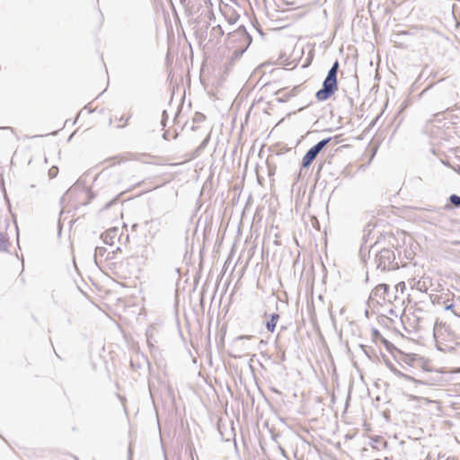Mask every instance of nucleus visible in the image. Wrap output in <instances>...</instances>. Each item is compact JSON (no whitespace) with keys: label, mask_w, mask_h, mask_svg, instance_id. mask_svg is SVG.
I'll use <instances>...</instances> for the list:
<instances>
[{"label":"nucleus","mask_w":460,"mask_h":460,"mask_svg":"<svg viewBox=\"0 0 460 460\" xmlns=\"http://www.w3.org/2000/svg\"><path fill=\"white\" fill-rule=\"evenodd\" d=\"M419 359L422 361L420 366L422 368V376L420 379L414 377V380H409L410 382L429 386H442L448 382V378L446 376L447 372L444 371L443 368H431L428 366V361L424 360L423 358H420Z\"/></svg>","instance_id":"obj_1"},{"label":"nucleus","mask_w":460,"mask_h":460,"mask_svg":"<svg viewBox=\"0 0 460 460\" xmlns=\"http://www.w3.org/2000/svg\"><path fill=\"white\" fill-rule=\"evenodd\" d=\"M227 38L232 42L238 41L241 43V46L234 49L233 52V60L240 58L243 56V54L247 50V49L249 48L252 41V37L247 31L244 25H240L235 31L229 32L227 34Z\"/></svg>","instance_id":"obj_2"},{"label":"nucleus","mask_w":460,"mask_h":460,"mask_svg":"<svg viewBox=\"0 0 460 460\" xmlns=\"http://www.w3.org/2000/svg\"><path fill=\"white\" fill-rule=\"evenodd\" d=\"M375 262L376 268L381 270H391L399 268L398 262L395 261L394 252L389 248H383L376 252Z\"/></svg>","instance_id":"obj_3"},{"label":"nucleus","mask_w":460,"mask_h":460,"mask_svg":"<svg viewBox=\"0 0 460 460\" xmlns=\"http://www.w3.org/2000/svg\"><path fill=\"white\" fill-rule=\"evenodd\" d=\"M338 89V78L333 75H326L323 81L322 87L315 93V98L318 102H325L329 100Z\"/></svg>","instance_id":"obj_4"},{"label":"nucleus","mask_w":460,"mask_h":460,"mask_svg":"<svg viewBox=\"0 0 460 460\" xmlns=\"http://www.w3.org/2000/svg\"><path fill=\"white\" fill-rule=\"evenodd\" d=\"M332 140L331 137H325L319 142H317L315 145H314L312 147H310L305 155L302 158V162L300 164V172L304 169H307L310 167V165L313 164V162L316 159L320 152L328 145V143Z\"/></svg>","instance_id":"obj_5"},{"label":"nucleus","mask_w":460,"mask_h":460,"mask_svg":"<svg viewBox=\"0 0 460 460\" xmlns=\"http://www.w3.org/2000/svg\"><path fill=\"white\" fill-rule=\"evenodd\" d=\"M390 290V287L388 284L382 283L377 285L370 293L368 300L367 302V305L371 307L375 303L382 305L386 302V296L388 295Z\"/></svg>","instance_id":"obj_6"},{"label":"nucleus","mask_w":460,"mask_h":460,"mask_svg":"<svg viewBox=\"0 0 460 460\" xmlns=\"http://www.w3.org/2000/svg\"><path fill=\"white\" fill-rule=\"evenodd\" d=\"M181 3L189 15L199 13L203 7L208 9L213 7L211 0H181Z\"/></svg>","instance_id":"obj_7"},{"label":"nucleus","mask_w":460,"mask_h":460,"mask_svg":"<svg viewBox=\"0 0 460 460\" xmlns=\"http://www.w3.org/2000/svg\"><path fill=\"white\" fill-rule=\"evenodd\" d=\"M121 234H119V229L118 227H111L103 232L101 234V239L102 242L110 246L114 244V240L118 239L120 241Z\"/></svg>","instance_id":"obj_8"},{"label":"nucleus","mask_w":460,"mask_h":460,"mask_svg":"<svg viewBox=\"0 0 460 460\" xmlns=\"http://www.w3.org/2000/svg\"><path fill=\"white\" fill-rule=\"evenodd\" d=\"M460 208V196L457 194H451L447 199V203L443 208H437L433 207L432 209H429L430 211H435L440 214V210H452L454 208Z\"/></svg>","instance_id":"obj_9"},{"label":"nucleus","mask_w":460,"mask_h":460,"mask_svg":"<svg viewBox=\"0 0 460 460\" xmlns=\"http://www.w3.org/2000/svg\"><path fill=\"white\" fill-rule=\"evenodd\" d=\"M379 353H380V356H381L384 363L385 364V366L389 368V370L392 373H394L398 377H401V378H402L404 380H407V381L408 380H414L413 376H411L410 375H407V374L400 371L399 369H397L385 354H384L382 351H379Z\"/></svg>","instance_id":"obj_10"},{"label":"nucleus","mask_w":460,"mask_h":460,"mask_svg":"<svg viewBox=\"0 0 460 460\" xmlns=\"http://www.w3.org/2000/svg\"><path fill=\"white\" fill-rule=\"evenodd\" d=\"M119 251H120V248L117 247L115 251H113L111 252H107V249L105 247L97 246V247H95L94 255H93L94 261L97 263V261H96L97 257L98 256L103 257L105 255H106V257H105L106 261L113 260V259H115V256H114L115 252H117Z\"/></svg>","instance_id":"obj_11"},{"label":"nucleus","mask_w":460,"mask_h":460,"mask_svg":"<svg viewBox=\"0 0 460 460\" xmlns=\"http://www.w3.org/2000/svg\"><path fill=\"white\" fill-rule=\"evenodd\" d=\"M297 91H298V86H294L292 88V90H290L288 93H286L285 89H279L276 92V94H278V95L281 94V95L278 96L276 98V101L280 103L286 102L290 99V97L295 96L296 94Z\"/></svg>","instance_id":"obj_12"},{"label":"nucleus","mask_w":460,"mask_h":460,"mask_svg":"<svg viewBox=\"0 0 460 460\" xmlns=\"http://www.w3.org/2000/svg\"><path fill=\"white\" fill-rule=\"evenodd\" d=\"M279 319V314L277 313H272L269 315V319L265 322V328L269 332L273 333L275 332Z\"/></svg>","instance_id":"obj_13"},{"label":"nucleus","mask_w":460,"mask_h":460,"mask_svg":"<svg viewBox=\"0 0 460 460\" xmlns=\"http://www.w3.org/2000/svg\"><path fill=\"white\" fill-rule=\"evenodd\" d=\"M210 141V134H208L207 137L201 141L199 146L193 151L192 157L196 158L200 155V154L204 151Z\"/></svg>","instance_id":"obj_14"},{"label":"nucleus","mask_w":460,"mask_h":460,"mask_svg":"<svg viewBox=\"0 0 460 460\" xmlns=\"http://www.w3.org/2000/svg\"><path fill=\"white\" fill-rule=\"evenodd\" d=\"M359 347L360 349H362V351L364 352V354L369 358V359H374L376 358H377V354H376V351L375 349L371 348V347H368V346H366V345H362V344H359Z\"/></svg>","instance_id":"obj_15"},{"label":"nucleus","mask_w":460,"mask_h":460,"mask_svg":"<svg viewBox=\"0 0 460 460\" xmlns=\"http://www.w3.org/2000/svg\"><path fill=\"white\" fill-rule=\"evenodd\" d=\"M380 343H382L384 345V347L385 348V349L392 354L394 353V351L400 352V349H397L394 343H392L390 341H388L385 338H382Z\"/></svg>","instance_id":"obj_16"},{"label":"nucleus","mask_w":460,"mask_h":460,"mask_svg":"<svg viewBox=\"0 0 460 460\" xmlns=\"http://www.w3.org/2000/svg\"><path fill=\"white\" fill-rule=\"evenodd\" d=\"M0 187H1V190H2L3 195H4V201H5L6 205H7V207H8V208L10 209L11 208V202H10L9 197H8L6 190H5L4 180L3 177H1V179H0Z\"/></svg>","instance_id":"obj_17"},{"label":"nucleus","mask_w":460,"mask_h":460,"mask_svg":"<svg viewBox=\"0 0 460 460\" xmlns=\"http://www.w3.org/2000/svg\"><path fill=\"white\" fill-rule=\"evenodd\" d=\"M339 68H340V63L338 60H335L331 68L328 70L327 72V75H333V76H336L338 75V72H339Z\"/></svg>","instance_id":"obj_18"},{"label":"nucleus","mask_w":460,"mask_h":460,"mask_svg":"<svg viewBox=\"0 0 460 460\" xmlns=\"http://www.w3.org/2000/svg\"><path fill=\"white\" fill-rule=\"evenodd\" d=\"M371 338H372V341L376 343L377 341L380 342L382 338H384V337H383V335L381 334V332H379L378 329L372 328V330H371Z\"/></svg>","instance_id":"obj_19"},{"label":"nucleus","mask_w":460,"mask_h":460,"mask_svg":"<svg viewBox=\"0 0 460 460\" xmlns=\"http://www.w3.org/2000/svg\"><path fill=\"white\" fill-rule=\"evenodd\" d=\"M449 300H447L446 304H445V307L444 309L446 311H452L454 315L456 316V317H459L460 318V312L455 310V307H456V305L453 304V303H447Z\"/></svg>","instance_id":"obj_20"},{"label":"nucleus","mask_w":460,"mask_h":460,"mask_svg":"<svg viewBox=\"0 0 460 460\" xmlns=\"http://www.w3.org/2000/svg\"><path fill=\"white\" fill-rule=\"evenodd\" d=\"M430 298L432 304L434 305H445L447 302L441 295H434L431 296Z\"/></svg>","instance_id":"obj_21"},{"label":"nucleus","mask_w":460,"mask_h":460,"mask_svg":"<svg viewBox=\"0 0 460 460\" xmlns=\"http://www.w3.org/2000/svg\"><path fill=\"white\" fill-rule=\"evenodd\" d=\"M8 239L4 238L0 232V252H6L8 246Z\"/></svg>","instance_id":"obj_22"},{"label":"nucleus","mask_w":460,"mask_h":460,"mask_svg":"<svg viewBox=\"0 0 460 460\" xmlns=\"http://www.w3.org/2000/svg\"><path fill=\"white\" fill-rule=\"evenodd\" d=\"M211 33L214 34L217 37H222L225 34L224 30L222 29L221 25L214 26L211 30Z\"/></svg>","instance_id":"obj_23"},{"label":"nucleus","mask_w":460,"mask_h":460,"mask_svg":"<svg viewBox=\"0 0 460 460\" xmlns=\"http://www.w3.org/2000/svg\"><path fill=\"white\" fill-rule=\"evenodd\" d=\"M205 119H206V116L203 113L199 112V111H197L194 114V117L192 119L193 123H200V122H203Z\"/></svg>","instance_id":"obj_24"},{"label":"nucleus","mask_w":460,"mask_h":460,"mask_svg":"<svg viewBox=\"0 0 460 460\" xmlns=\"http://www.w3.org/2000/svg\"><path fill=\"white\" fill-rule=\"evenodd\" d=\"M119 195H118L117 197H115L114 199H112L111 200L107 202L103 206L102 210H107V209L111 208L113 204H115V203H117L119 201Z\"/></svg>","instance_id":"obj_25"},{"label":"nucleus","mask_w":460,"mask_h":460,"mask_svg":"<svg viewBox=\"0 0 460 460\" xmlns=\"http://www.w3.org/2000/svg\"><path fill=\"white\" fill-rule=\"evenodd\" d=\"M87 194H88V199L86 201H84L83 203L84 206L88 205L91 202V200L93 199L95 197V194L91 190H87Z\"/></svg>","instance_id":"obj_26"},{"label":"nucleus","mask_w":460,"mask_h":460,"mask_svg":"<svg viewBox=\"0 0 460 460\" xmlns=\"http://www.w3.org/2000/svg\"><path fill=\"white\" fill-rule=\"evenodd\" d=\"M416 355L414 354H411V355H407L404 358V362L408 365H411L412 362L416 359Z\"/></svg>","instance_id":"obj_27"},{"label":"nucleus","mask_w":460,"mask_h":460,"mask_svg":"<svg viewBox=\"0 0 460 460\" xmlns=\"http://www.w3.org/2000/svg\"><path fill=\"white\" fill-rule=\"evenodd\" d=\"M267 165H268V174L270 177L275 174L276 166L270 164L269 161H267Z\"/></svg>","instance_id":"obj_28"},{"label":"nucleus","mask_w":460,"mask_h":460,"mask_svg":"<svg viewBox=\"0 0 460 460\" xmlns=\"http://www.w3.org/2000/svg\"><path fill=\"white\" fill-rule=\"evenodd\" d=\"M141 366H142V363H141V362H139V361H137H137H136V360H134V359H131V360H130V367H131V368H132L133 370H136V369L140 368V367H141Z\"/></svg>","instance_id":"obj_29"},{"label":"nucleus","mask_w":460,"mask_h":460,"mask_svg":"<svg viewBox=\"0 0 460 460\" xmlns=\"http://www.w3.org/2000/svg\"><path fill=\"white\" fill-rule=\"evenodd\" d=\"M58 172V167H52V168H50V169H49V178H51V179H52V178H55V177L57 176Z\"/></svg>","instance_id":"obj_30"},{"label":"nucleus","mask_w":460,"mask_h":460,"mask_svg":"<svg viewBox=\"0 0 460 460\" xmlns=\"http://www.w3.org/2000/svg\"><path fill=\"white\" fill-rule=\"evenodd\" d=\"M382 114H383V112L379 113L377 116H376V118L370 122L368 128H373L377 123L379 119L382 117Z\"/></svg>","instance_id":"obj_31"},{"label":"nucleus","mask_w":460,"mask_h":460,"mask_svg":"<svg viewBox=\"0 0 460 460\" xmlns=\"http://www.w3.org/2000/svg\"><path fill=\"white\" fill-rule=\"evenodd\" d=\"M239 15L234 13V16L227 18V22L229 24H234L237 22Z\"/></svg>","instance_id":"obj_32"},{"label":"nucleus","mask_w":460,"mask_h":460,"mask_svg":"<svg viewBox=\"0 0 460 460\" xmlns=\"http://www.w3.org/2000/svg\"><path fill=\"white\" fill-rule=\"evenodd\" d=\"M130 118H131V115H128L127 118H124L123 116H121L119 119V121H125V123L123 125H121V126L119 125L118 128H124L127 125V123H128V121L129 120Z\"/></svg>","instance_id":"obj_33"},{"label":"nucleus","mask_w":460,"mask_h":460,"mask_svg":"<svg viewBox=\"0 0 460 460\" xmlns=\"http://www.w3.org/2000/svg\"><path fill=\"white\" fill-rule=\"evenodd\" d=\"M278 448H279V450L280 454H281L285 458L288 459V454H287L286 450H285V449H284L280 445H278Z\"/></svg>","instance_id":"obj_34"},{"label":"nucleus","mask_w":460,"mask_h":460,"mask_svg":"<svg viewBox=\"0 0 460 460\" xmlns=\"http://www.w3.org/2000/svg\"><path fill=\"white\" fill-rule=\"evenodd\" d=\"M396 289L398 290V288H400L401 289V292H403V290L405 289V283L404 282H400L398 283L396 286H395Z\"/></svg>","instance_id":"obj_35"},{"label":"nucleus","mask_w":460,"mask_h":460,"mask_svg":"<svg viewBox=\"0 0 460 460\" xmlns=\"http://www.w3.org/2000/svg\"><path fill=\"white\" fill-rule=\"evenodd\" d=\"M151 338H152V336L147 332L146 333V341H147L148 347L150 349H152L154 347V345L151 342Z\"/></svg>","instance_id":"obj_36"},{"label":"nucleus","mask_w":460,"mask_h":460,"mask_svg":"<svg viewBox=\"0 0 460 460\" xmlns=\"http://www.w3.org/2000/svg\"><path fill=\"white\" fill-rule=\"evenodd\" d=\"M168 118H169V116H168L167 111L165 110H164L162 112V120H168Z\"/></svg>","instance_id":"obj_37"},{"label":"nucleus","mask_w":460,"mask_h":460,"mask_svg":"<svg viewBox=\"0 0 460 460\" xmlns=\"http://www.w3.org/2000/svg\"><path fill=\"white\" fill-rule=\"evenodd\" d=\"M132 456H133V450H132L131 447L129 446L128 450V460H131Z\"/></svg>","instance_id":"obj_38"},{"label":"nucleus","mask_w":460,"mask_h":460,"mask_svg":"<svg viewBox=\"0 0 460 460\" xmlns=\"http://www.w3.org/2000/svg\"><path fill=\"white\" fill-rule=\"evenodd\" d=\"M141 359H142L143 363L147 364V366L150 367V366H151L150 362L148 361V359L145 356L142 355L141 356Z\"/></svg>","instance_id":"obj_39"},{"label":"nucleus","mask_w":460,"mask_h":460,"mask_svg":"<svg viewBox=\"0 0 460 460\" xmlns=\"http://www.w3.org/2000/svg\"><path fill=\"white\" fill-rule=\"evenodd\" d=\"M163 138H164V140H168V139H169V132H168V131H164V132L163 133Z\"/></svg>","instance_id":"obj_40"},{"label":"nucleus","mask_w":460,"mask_h":460,"mask_svg":"<svg viewBox=\"0 0 460 460\" xmlns=\"http://www.w3.org/2000/svg\"><path fill=\"white\" fill-rule=\"evenodd\" d=\"M359 253H360L361 259H362L363 261H365V252H364V249H363V247H361V248H360V252H359Z\"/></svg>","instance_id":"obj_41"},{"label":"nucleus","mask_w":460,"mask_h":460,"mask_svg":"<svg viewBox=\"0 0 460 460\" xmlns=\"http://www.w3.org/2000/svg\"><path fill=\"white\" fill-rule=\"evenodd\" d=\"M209 13H210V14H209V19H215V14H214V13H213V9H212V8H211V9H209Z\"/></svg>","instance_id":"obj_42"},{"label":"nucleus","mask_w":460,"mask_h":460,"mask_svg":"<svg viewBox=\"0 0 460 460\" xmlns=\"http://www.w3.org/2000/svg\"><path fill=\"white\" fill-rule=\"evenodd\" d=\"M408 34H409V32H408V31H400V32L397 34V36H401V35H408Z\"/></svg>","instance_id":"obj_43"},{"label":"nucleus","mask_w":460,"mask_h":460,"mask_svg":"<svg viewBox=\"0 0 460 460\" xmlns=\"http://www.w3.org/2000/svg\"><path fill=\"white\" fill-rule=\"evenodd\" d=\"M137 227H138V225L136 223L131 226L132 231H137Z\"/></svg>","instance_id":"obj_44"},{"label":"nucleus","mask_w":460,"mask_h":460,"mask_svg":"<svg viewBox=\"0 0 460 460\" xmlns=\"http://www.w3.org/2000/svg\"><path fill=\"white\" fill-rule=\"evenodd\" d=\"M280 360L281 361H285L286 360V354L285 352H282L281 355H280Z\"/></svg>","instance_id":"obj_45"},{"label":"nucleus","mask_w":460,"mask_h":460,"mask_svg":"<svg viewBox=\"0 0 460 460\" xmlns=\"http://www.w3.org/2000/svg\"><path fill=\"white\" fill-rule=\"evenodd\" d=\"M243 339H250V336L241 335L237 338V340H243Z\"/></svg>","instance_id":"obj_46"},{"label":"nucleus","mask_w":460,"mask_h":460,"mask_svg":"<svg viewBox=\"0 0 460 460\" xmlns=\"http://www.w3.org/2000/svg\"><path fill=\"white\" fill-rule=\"evenodd\" d=\"M365 316H366L367 318H369V312H368V310H367V309H366V310H365Z\"/></svg>","instance_id":"obj_47"},{"label":"nucleus","mask_w":460,"mask_h":460,"mask_svg":"<svg viewBox=\"0 0 460 460\" xmlns=\"http://www.w3.org/2000/svg\"><path fill=\"white\" fill-rule=\"evenodd\" d=\"M348 101H349V104L352 106L353 105V99L349 97Z\"/></svg>","instance_id":"obj_48"},{"label":"nucleus","mask_w":460,"mask_h":460,"mask_svg":"<svg viewBox=\"0 0 460 460\" xmlns=\"http://www.w3.org/2000/svg\"><path fill=\"white\" fill-rule=\"evenodd\" d=\"M166 121L167 120H162L161 119V124H162L163 128H164L166 126Z\"/></svg>","instance_id":"obj_49"},{"label":"nucleus","mask_w":460,"mask_h":460,"mask_svg":"<svg viewBox=\"0 0 460 460\" xmlns=\"http://www.w3.org/2000/svg\"><path fill=\"white\" fill-rule=\"evenodd\" d=\"M279 436V434H273V435H272V439H273V440H277V438H278Z\"/></svg>","instance_id":"obj_50"},{"label":"nucleus","mask_w":460,"mask_h":460,"mask_svg":"<svg viewBox=\"0 0 460 460\" xmlns=\"http://www.w3.org/2000/svg\"><path fill=\"white\" fill-rule=\"evenodd\" d=\"M174 271L178 274V276H180V269L179 268H175Z\"/></svg>","instance_id":"obj_51"},{"label":"nucleus","mask_w":460,"mask_h":460,"mask_svg":"<svg viewBox=\"0 0 460 460\" xmlns=\"http://www.w3.org/2000/svg\"><path fill=\"white\" fill-rule=\"evenodd\" d=\"M322 167H323V164H320V165H319L318 172H317L316 175H318V174H319L320 171L322 170Z\"/></svg>","instance_id":"obj_52"},{"label":"nucleus","mask_w":460,"mask_h":460,"mask_svg":"<svg viewBox=\"0 0 460 460\" xmlns=\"http://www.w3.org/2000/svg\"><path fill=\"white\" fill-rule=\"evenodd\" d=\"M446 460H456L454 456H448Z\"/></svg>","instance_id":"obj_53"},{"label":"nucleus","mask_w":460,"mask_h":460,"mask_svg":"<svg viewBox=\"0 0 460 460\" xmlns=\"http://www.w3.org/2000/svg\"><path fill=\"white\" fill-rule=\"evenodd\" d=\"M270 85H271V84H270V83H267V84H264V87H265V88H268V87H270Z\"/></svg>","instance_id":"obj_54"},{"label":"nucleus","mask_w":460,"mask_h":460,"mask_svg":"<svg viewBox=\"0 0 460 460\" xmlns=\"http://www.w3.org/2000/svg\"><path fill=\"white\" fill-rule=\"evenodd\" d=\"M456 172H457L460 174V166L457 165V169H456Z\"/></svg>","instance_id":"obj_55"},{"label":"nucleus","mask_w":460,"mask_h":460,"mask_svg":"<svg viewBox=\"0 0 460 460\" xmlns=\"http://www.w3.org/2000/svg\"><path fill=\"white\" fill-rule=\"evenodd\" d=\"M153 221H154L153 219H152V220H150V221H149V220H146V221L145 222V224H146V225H147V224H149L150 222H153Z\"/></svg>","instance_id":"obj_56"},{"label":"nucleus","mask_w":460,"mask_h":460,"mask_svg":"<svg viewBox=\"0 0 460 460\" xmlns=\"http://www.w3.org/2000/svg\"><path fill=\"white\" fill-rule=\"evenodd\" d=\"M428 89H429V87H428V88H426V89H424V90L422 91L421 94H423L425 92H427V91H428Z\"/></svg>","instance_id":"obj_57"},{"label":"nucleus","mask_w":460,"mask_h":460,"mask_svg":"<svg viewBox=\"0 0 460 460\" xmlns=\"http://www.w3.org/2000/svg\"><path fill=\"white\" fill-rule=\"evenodd\" d=\"M74 134H71L68 137V140H70L73 137Z\"/></svg>","instance_id":"obj_58"},{"label":"nucleus","mask_w":460,"mask_h":460,"mask_svg":"<svg viewBox=\"0 0 460 460\" xmlns=\"http://www.w3.org/2000/svg\"><path fill=\"white\" fill-rule=\"evenodd\" d=\"M128 238H129V237H128V234H127V235H126V238H125L126 242H127V241H128Z\"/></svg>","instance_id":"obj_59"},{"label":"nucleus","mask_w":460,"mask_h":460,"mask_svg":"<svg viewBox=\"0 0 460 460\" xmlns=\"http://www.w3.org/2000/svg\"><path fill=\"white\" fill-rule=\"evenodd\" d=\"M445 165L449 166V164L447 162H442Z\"/></svg>","instance_id":"obj_60"},{"label":"nucleus","mask_w":460,"mask_h":460,"mask_svg":"<svg viewBox=\"0 0 460 460\" xmlns=\"http://www.w3.org/2000/svg\"><path fill=\"white\" fill-rule=\"evenodd\" d=\"M426 460H431V458H430V456H429V455L427 456V459H426Z\"/></svg>","instance_id":"obj_61"},{"label":"nucleus","mask_w":460,"mask_h":460,"mask_svg":"<svg viewBox=\"0 0 460 460\" xmlns=\"http://www.w3.org/2000/svg\"><path fill=\"white\" fill-rule=\"evenodd\" d=\"M416 310L419 311V312H422V309H420V308H418Z\"/></svg>","instance_id":"obj_62"},{"label":"nucleus","mask_w":460,"mask_h":460,"mask_svg":"<svg viewBox=\"0 0 460 460\" xmlns=\"http://www.w3.org/2000/svg\"><path fill=\"white\" fill-rule=\"evenodd\" d=\"M74 458H75V460H79L76 456H75Z\"/></svg>","instance_id":"obj_63"},{"label":"nucleus","mask_w":460,"mask_h":460,"mask_svg":"<svg viewBox=\"0 0 460 460\" xmlns=\"http://www.w3.org/2000/svg\"><path fill=\"white\" fill-rule=\"evenodd\" d=\"M94 460V459H93Z\"/></svg>","instance_id":"obj_64"}]
</instances>
